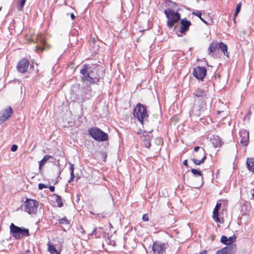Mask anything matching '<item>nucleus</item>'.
Here are the masks:
<instances>
[{
  "mask_svg": "<svg viewBox=\"0 0 254 254\" xmlns=\"http://www.w3.org/2000/svg\"><path fill=\"white\" fill-rule=\"evenodd\" d=\"M80 73L82 75V79L89 83H97L103 78L104 75V68L99 65L83 64Z\"/></svg>",
  "mask_w": 254,
  "mask_h": 254,
  "instance_id": "nucleus-1",
  "label": "nucleus"
},
{
  "mask_svg": "<svg viewBox=\"0 0 254 254\" xmlns=\"http://www.w3.org/2000/svg\"><path fill=\"white\" fill-rule=\"evenodd\" d=\"M207 93V91L201 88H197L193 93V95L195 97L200 98L202 100L199 106H198L197 103H195L194 107V108H195L199 112L198 113L199 115H200L201 112L202 111H204V109L206 107V102H205L204 100L208 98Z\"/></svg>",
  "mask_w": 254,
  "mask_h": 254,
  "instance_id": "nucleus-2",
  "label": "nucleus"
},
{
  "mask_svg": "<svg viewBox=\"0 0 254 254\" xmlns=\"http://www.w3.org/2000/svg\"><path fill=\"white\" fill-rule=\"evenodd\" d=\"M10 232L12 236L16 239L19 240L24 237L29 236V230L24 228H21L11 223L9 227Z\"/></svg>",
  "mask_w": 254,
  "mask_h": 254,
  "instance_id": "nucleus-3",
  "label": "nucleus"
},
{
  "mask_svg": "<svg viewBox=\"0 0 254 254\" xmlns=\"http://www.w3.org/2000/svg\"><path fill=\"white\" fill-rule=\"evenodd\" d=\"M133 116L143 124V121L146 120L148 117L146 108L140 103L138 104L133 110Z\"/></svg>",
  "mask_w": 254,
  "mask_h": 254,
  "instance_id": "nucleus-4",
  "label": "nucleus"
},
{
  "mask_svg": "<svg viewBox=\"0 0 254 254\" xmlns=\"http://www.w3.org/2000/svg\"><path fill=\"white\" fill-rule=\"evenodd\" d=\"M88 133L95 140L97 141H106L108 138L107 133L96 127L90 128L88 130Z\"/></svg>",
  "mask_w": 254,
  "mask_h": 254,
  "instance_id": "nucleus-5",
  "label": "nucleus"
},
{
  "mask_svg": "<svg viewBox=\"0 0 254 254\" xmlns=\"http://www.w3.org/2000/svg\"><path fill=\"white\" fill-rule=\"evenodd\" d=\"M165 13L168 18L167 25L172 28L174 23L180 20V14L178 12H175L169 8L165 10Z\"/></svg>",
  "mask_w": 254,
  "mask_h": 254,
  "instance_id": "nucleus-6",
  "label": "nucleus"
},
{
  "mask_svg": "<svg viewBox=\"0 0 254 254\" xmlns=\"http://www.w3.org/2000/svg\"><path fill=\"white\" fill-rule=\"evenodd\" d=\"M38 203L37 201L27 198L24 203V210L29 214H35L37 210Z\"/></svg>",
  "mask_w": 254,
  "mask_h": 254,
  "instance_id": "nucleus-7",
  "label": "nucleus"
},
{
  "mask_svg": "<svg viewBox=\"0 0 254 254\" xmlns=\"http://www.w3.org/2000/svg\"><path fill=\"white\" fill-rule=\"evenodd\" d=\"M207 73V70L203 66H197L194 68L192 74L197 79L203 80Z\"/></svg>",
  "mask_w": 254,
  "mask_h": 254,
  "instance_id": "nucleus-8",
  "label": "nucleus"
},
{
  "mask_svg": "<svg viewBox=\"0 0 254 254\" xmlns=\"http://www.w3.org/2000/svg\"><path fill=\"white\" fill-rule=\"evenodd\" d=\"M13 110L11 107L8 106L0 112V124L3 123L9 119L12 114Z\"/></svg>",
  "mask_w": 254,
  "mask_h": 254,
  "instance_id": "nucleus-9",
  "label": "nucleus"
},
{
  "mask_svg": "<svg viewBox=\"0 0 254 254\" xmlns=\"http://www.w3.org/2000/svg\"><path fill=\"white\" fill-rule=\"evenodd\" d=\"M29 66V61L26 59L24 58L18 62L17 65V68L19 72L23 73L27 71Z\"/></svg>",
  "mask_w": 254,
  "mask_h": 254,
  "instance_id": "nucleus-10",
  "label": "nucleus"
},
{
  "mask_svg": "<svg viewBox=\"0 0 254 254\" xmlns=\"http://www.w3.org/2000/svg\"><path fill=\"white\" fill-rule=\"evenodd\" d=\"M240 136L241 138V143L247 146L249 143V132L246 129H241L240 131Z\"/></svg>",
  "mask_w": 254,
  "mask_h": 254,
  "instance_id": "nucleus-11",
  "label": "nucleus"
},
{
  "mask_svg": "<svg viewBox=\"0 0 254 254\" xmlns=\"http://www.w3.org/2000/svg\"><path fill=\"white\" fill-rule=\"evenodd\" d=\"M236 247L235 246H226L218 250L215 254H234Z\"/></svg>",
  "mask_w": 254,
  "mask_h": 254,
  "instance_id": "nucleus-12",
  "label": "nucleus"
},
{
  "mask_svg": "<svg viewBox=\"0 0 254 254\" xmlns=\"http://www.w3.org/2000/svg\"><path fill=\"white\" fill-rule=\"evenodd\" d=\"M236 237L235 235L227 238L225 236H222L221 238V242L228 246H232L231 244L236 241Z\"/></svg>",
  "mask_w": 254,
  "mask_h": 254,
  "instance_id": "nucleus-13",
  "label": "nucleus"
},
{
  "mask_svg": "<svg viewBox=\"0 0 254 254\" xmlns=\"http://www.w3.org/2000/svg\"><path fill=\"white\" fill-rule=\"evenodd\" d=\"M181 23V27L180 32L182 33H185L186 31H187L191 25V22L186 19H182Z\"/></svg>",
  "mask_w": 254,
  "mask_h": 254,
  "instance_id": "nucleus-14",
  "label": "nucleus"
},
{
  "mask_svg": "<svg viewBox=\"0 0 254 254\" xmlns=\"http://www.w3.org/2000/svg\"><path fill=\"white\" fill-rule=\"evenodd\" d=\"M199 154L200 155L203 156V157L200 160H198L195 158H193L192 159L193 163L197 165H199L201 163H203L206 158V154L205 153V150L203 148H202V149L200 150V151L199 152Z\"/></svg>",
  "mask_w": 254,
  "mask_h": 254,
  "instance_id": "nucleus-15",
  "label": "nucleus"
},
{
  "mask_svg": "<svg viewBox=\"0 0 254 254\" xmlns=\"http://www.w3.org/2000/svg\"><path fill=\"white\" fill-rule=\"evenodd\" d=\"M37 39V41L39 42L41 44H42L43 46V47H42L41 46H37L36 50H43L44 49V46L46 44V41L44 36L41 34H38Z\"/></svg>",
  "mask_w": 254,
  "mask_h": 254,
  "instance_id": "nucleus-16",
  "label": "nucleus"
},
{
  "mask_svg": "<svg viewBox=\"0 0 254 254\" xmlns=\"http://www.w3.org/2000/svg\"><path fill=\"white\" fill-rule=\"evenodd\" d=\"M247 167L248 170L253 173H254V158H248L246 162Z\"/></svg>",
  "mask_w": 254,
  "mask_h": 254,
  "instance_id": "nucleus-17",
  "label": "nucleus"
},
{
  "mask_svg": "<svg viewBox=\"0 0 254 254\" xmlns=\"http://www.w3.org/2000/svg\"><path fill=\"white\" fill-rule=\"evenodd\" d=\"M211 141L215 148L220 146L222 145L221 140L217 136H214L213 138L211 139Z\"/></svg>",
  "mask_w": 254,
  "mask_h": 254,
  "instance_id": "nucleus-18",
  "label": "nucleus"
},
{
  "mask_svg": "<svg viewBox=\"0 0 254 254\" xmlns=\"http://www.w3.org/2000/svg\"><path fill=\"white\" fill-rule=\"evenodd\" d=\"M217 49H218V45L217 43H211L208 48L209 55L210 56L213 55V53Z\"/></svg>",
  "mask_w": 254,
  "mask_h": 254,
  "instance_id": "nucleus-19",
  "label": "nucleus"
},
{
  "mask_svg": "<svg viewBox=\"0 0 254 254\" xmlns=\"http://www.w3.org/2000/svg\"><path fill=\"white\" fill-rule=\"evenodd\" d=\"M48 250L51 254H60V252L57 250L56 247L49 243L48 244Z\"/></svg>",
  "mask_w": 254,
  "mask_h": 254,
  "instance_id": "nucleus-20",
  "label": "nucleus"
},
{
  "mask_svg": "<svg viewBox=\"0 0 254 254\" xmlns=\"http://www.w3.org/2000/svg\"><path fill=\"white\" fill-rule=\"evenodd\" d=\"M219 47L223 52L225 56H228V53L227 52V46L221 42L219 44Z\"/></svg>",
  "mask_w": 254,
  "mask_h": 254,
  "instance_id": "nucleus-21",
  "label": "nucleus"
},
{
  "mask_svg": "<svg viewBox=\"0 0 254 254\" xmlns=\"http://www.w3.org/2000/svg\"><path fill=\"white\" fill-rule=\"evenodd\" d=\"M169 248V245L167 243L160 244V254H163V253Z\"/></svg>",
  "mask_w": 254,
  "mask_h": 254,
  "instance_id": "nucleus-22",
  "label": "nucleus"
},
{
  "mask_svg": "<svg viewBox=\"0 0 254 254\" xmlns=\"http://www.w3.org/2000/svg\"><path fill=\"white\" fill-rule=\"evenodd\" d=\"M52 157L49 155H45L44 158L40 161V164H39V168L41 169V168L46 163L47 161L49 160L50 158H51Z\"/></svg>",
  "mask_w": 254,
  "mask_h": 254,
  "instance_id": "nucleus-23",
  "label": "nucleus"
},
{
  "mask_svg": "<svg viewBox=\"0 0 254 254\" xmlns=\"http://www.w3.org/2000/svg\"><path fill=\"white\" fill-rule=\"evenodd\" d=\"M26 0H18L17 2V9L19 11L23 10V7L25 5Z\"/></svg>",
  "mask_w": 254,
  "mask_h": 254,
  "instance_id": "nucleus-24",
  "label": "nucleus"
},
{
  "mask_svg": "<svg viewBox=\"0 0 254 254\" xmlns=\"http://www.w3.org/2000/svg\"><path fill=\"white\" fill-rule=\"evenodd\" d=\"M56 198V201L58 204V205L59 207H61L63 206V203L62 197L57 194H54Z\"/></svg>",
  "mask_w": 254,
  "mask_h": 254,
  "instance_id": "nucleus-25",
  "label": "nucleus"
},
{
  "mask_svg": "<svg viewBox=\"0 0 254 254\" xmlns=\"http://www.w3.org/2000/svg\"><path fill=\"white\" fill-rule=\"evenodd\" d=\"M212 217L216 222H219L218 210H213Z\"/></svg>",
  "mask_w": 254,
  "mask_h": 254,
  "instance_id": "nucleus-26",
  "label": "nucleus"
},
{
  "mask_svg": "<svg viewBox=\"0 0 254 254\" xmlns=\"http://www.w3.org/2000/svg\"><path fill=\"white\" fill-rule=\"evenodd\" d=\"M241 6H242L241 3H239L236 6L235 12L234 13V21H235V18H236V16H237V15L238 14L239 12L241 10Z\"/></svg>",
  "mask_w": 254,
  "mask_h": 254,
  "instance_id": "nucleus-27",
  "label": "nucleus"
},
{
  "mask_svg": "<svg viewBox=\"0 0 254 254\" xmlns=\"http://www.w3.org/2000/svg\"><path fill=\"white\" fill-rule=\"evenodd\" d=\"M191 172L194 176L201 177V179H202V175L200 171L195 169H192Z\"/></svg>",
  "mask_w": 254,
  "mask_h": 254,
  "instance_id": "nucleus-28",
  "label": "nucleus"
},
{
  "mask_svg": "<svg viewBox=\"0 0 254 254\" xmlns=\"http://www.w3.org/2000/svg\"><path fill=\"white\" fill-rule=\"evenodd\" d=\"M192 14L199 17L204 23H206V21L201 17L202 13L201 11L196 10L195 11H193Z\"/></svg>",
  "mask_w": 254,
  "mask_h": 254,
  "instance_id": "nucleus-29",
  "label": "nucleus"
},
{
  "mask_svg": "<svg viewBox=\"0 0 254 254\" xmlns=\"http://www.w3.org/2000/svg\"><path fill=\"white\" fill-rule=\"evenodd\" d=\"M152 250L154 254H159V245L157 242L154 243L152 247Z\"/></svg>",
  "mask_w": 254,
  "mask_h": 254,
  "instance_id": "nucleus-30",
  "label": "nucleus"
},
{
  "mask_svg": "<svg viewBox=\"0 0 254 254\" xmlns=\"http://www.w3.org/2000/svg\"><path fill=\"white\" fill-rule=\"evenodd\" d=\"M59 222L61 225H69V221L66 217L59 219Z\"/></svg>",
  "mask_w": 254,
  "mask_h": 254,
  "instance_id": "nucleus-31",
  "label": "nucleus"
},
{
  "mask_svg": "<svg viewBox=\"0 0 254 254\" xmlns=\"http://www.w3.org/2000/svg\"><path fill=\"white\" fill-rule=\"evenodd\" d=\"M47 186L44 184H39L38 185V188L39 190H42L44 188H47Z\"/></svg>",
  "mask_w": 254,
  "mask_h": 254,
  "instance_id": "nucleus-32",
  "label": "nucleus"
},
{
  "mask_svg": "<svg viewBox=\"0 0 254 254\" xmlns=\"http://www.w3.org/2000/svg\"><path fill=\"white\" fill-rule=\"evenodd\" d=\"M144 144L146 147H149L150 145V142L149 140H145L144 141Z\"/></svg>",
  "mask_w": 254,
  "mask_h": 254,
  "instance_id": "nucleus-33",
  "label": "nucleus"
},
{
  "mask_svg": "<svg viewBox=\"0 0 254 254\" xmlns=\"http://www.w3.org/2000/svg\"><path fill=\"white\" fill-rule=\"evenodd\" d=\"M17 148H18V146L14 144V145H12V146L11 147V150L13 152H14L17 150Z\"/></svg>",
  "mask_w": 254,
  "mask_h": 254,
  "instance_id": "nucleus-34",
  "label": "nucleus"
},
{
  "mask_svg": "<svg viewBox=\"0 0 254 254\" xmlns=\"http://www.w3.org/2000/svg\"><path fill=\"white\" fill-rule=\"evenodd\" d=\"M142 219L145 221H148L149 219H148V216H147V215L146 214H144L142 216Z\"/></svg>",
  "mask_w": 254,
  "mask_h": 254,
  "instance_id": "nucleus-35",
  "label": "nucleus"
},
{
  "mask_svg": "<svg viewBox=\"0 0 254 254\" xmlns=\"http://www.w3.org/2000/svg\"><path fill=\"white\" fill-rule=\"evenodd\" d=\"M70 176H71V178H70V180L68 181L69 183L70 182L73 180V179L75 177L74 174V172L72 171V172H70Z\"/></svg>",
  "mask_w": 254,
  "mask_h": 254,
  "instance_id": "nucleus-36",
  "label": "nucleus"
},
{
  "mask_svg": "<svg viewBox=\"0 0 254 254\" xmlns=\"http://www.w3.org/2000/svg\"><path fill=\"white\" fill-rule=\"evenodd\" d=\"M220 206H221V203H219L218 202H217L215 208L214 209H215V210H218L219 209L220 207Z\"/></svg>",
  "mask_w": 254,
  "mask_h": 254,
  "instance_id": "nucleus-37",
  "label": "nucleus"
},
{
  "mask_svg": "<svg viewBox=\"0 0 254 254\" xmlns=\"http://www.w3.org/2000/svg\"><path fill=\"white\" fill-rule=\"evenodd\" d=\"M96 230H97V228H95L92 231V232L89 234V235H97V233H96Z\"/></svg>",
  "mask_w": 254,
  "mask_h": 254,
  "instance_id": "nucleus-38",
  "label": "nucleus"
},
{
  "mask_svg": "<svg viewBox=\"0 0 254 254\" xmlns=\"http://www.w3.org/2000/svg\"><path fill=\"white\" fill-rule=\"evenodd\" d=\"M49 189H50V191L52 192H54L55 190V187L54 186H50Z\"/></svg>",
  "mask_w": 254,
  "mask_h": 254,
  "instance_id": "nucleus-39",
  "label": "nucleus"
},
{
  "mask_svg": "<svg viewBox=\"0 0 254 254\" xmlns=\"http://www.w3.org/2000/svg\"><path fill=\"white\" fill-rule=\"evenodd\" d=\"M200 147L199 146H196V147H194V151L195 152H197V151L200 149Z\"/></svg>",
  "mask_w": 254,
  "mask_h": 254,
  "instance_id": "nucleus-40",
  "label": "nucleus"
},
{
  "mask_svg": "<svg viewBox=\"0 0 254 254\" xmlns=\"http://www.w3.org/2000/svg\"><path fill=\"white\" fill-rule=\"evenodd\" d=\"M183 164L185 166L188 167V161H187V160H185L184 161Z\"/></svg>",
  "mask_w": 254,
  "mask_h": 254,
  "instance_id": "nucleus-41",
  "label": "nucleus"
},
{
  "mask_svg": "<svg viewBox=\"0 0 254 254\" xmlns=\"http://www.w3.org/2000/svg\"><path fill=\"white\" fill-rule=\"evenodd\" d=\"M70 17L72 20H73L75 17L73 13H71Z\"/></svg>",
  "mask_w": 254,
  "mask_h": 254,
  "instance_id": "nucleus-42",
  "label": "nucleus"
},
{
  "mask_svg": "<svg viewBox=\"0 0 254 254\" xmlns=\"http://www.w3.org/2000/svg\"><path fill=\"white\" fill-rule=\"evenodd\" d=\"M70 172H72V171L74 172L73 171L74 168H73V165L70 167Z\"/></svg>",
  "mask_w": 254,
  "mask_h": 254,
  "instance_id": "nucleus-43",
  "label": "nucleus"
},
{
  "mask_svg": "<svg viewBox=\"0 0 254 254\" xmlns=\"http://www.w3.org/2000/svg\"><path fill=\"white\" fill-rule=\"evenodd\" d=\"M199 254H206V251L204 250L203 251H202L201 253H200Z\"/></svg>",
  "mask_w": 254,
  "mask_h": 254,
  "instance_id": "nucleus-44",
  "label": "nucleus"
},
{
  "mask_svg": "<svg viewBox=\"0 0 254 254\" xmlns=\"http://www.w3.org/2000/svg\"><path fill=\"white\" fill-rule=\"evenodd\" d=\"M109 226L110 228H112V225L110 223H109Z\"/></svg>",
  "mask_w": 254,
  "mask_h": 254,
  "instance_id": "nucleus-45",
  "label": "nucleus"
},
{
  "mask_svg": "<svg viewBox=\"0 0 254 254\" xmlns=\"http://www.w3.org/2000/svg\"><path fill=\"white\" fill-rule=\"evenodd\" d=\"M88 90H89V91L91 90V87L90 86L88 87Z\"/></svg>",
  "mask_w": 254,
  "mask_h": 254,
  "instance_id": "nucleus-46",
  "label": "nucleus"
}]
</instances>
